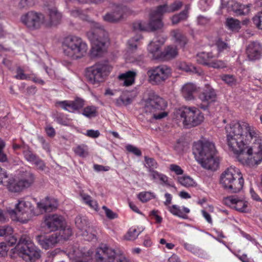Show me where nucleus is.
I'll return each instance as SVG.
<instances>
[{
    "label": "nucleus",
    "instance_id": "nucleus-1",
    "mask_svg": "<svg viewBox=\"0 0 262 262\" xmlns=\"http://www.w3.org/2000/svg\"><path fill=\"white\" fill-rule=\"evenodd\" d=\"M229 149L244 162L252 156L254 164L262 161V136L253 126L245 122L233 121L226 127Z\"/></svg>",
    "mask_w": 262,
    "mask_h": 262
},
{
    "label": "nucleus",
    "instance_id": "nucleus-2",
    "mask_svg": "<svg viewBox=\"0 0 262 262\" xmlns=\"http://www.w3.org/2000/svg\"><path fill=\"white\" fill-rule=\"evenodd\" d=\"M193 152L202 167L215 170L219 166V159L214 143L209 141H199L193 146Z\"/></svg>",
    "mask_w": 262,
    "mask_h": 262
},
{
    "label": "nucleus",
    "instance_id": "nucleus-3",
    "mask_svg": "<svg viewBox=\"0 0 262 262\" xmlns=\"http://www.w3.org/2000/svg\"><path fill=\"white\" fill-rule=\"evenodd\" d=\"M89 37L92 42L91 56L96 57L101 55L105 45L108 42L107 32L99 23H95L92 31L89 33Z\"/></svg>",
    "mask_w": 262,
    "mask_h": 262
},
{
    "label": "nucleus",
    "instance_id": "nucleus-4",
    "mask_svg": "<svg viewBox=\"0 0 262 262\" xmlns=\"http://www.w3.org/2000/svg\"><path fill=\"white\" fill-rule=\"evenodd\" d=\"M220 182L223 188L229 193L238 192L244 184L241 172L232 167L227 168L221 174Z\"/></svg>",
    "mask_w": 262,
    "mask_h": 262
},
{
    "label": "nucleus",
    "instance_id": "nucleus-5",
    "mask_svg": "<svg viewBox=\"0 0 262 262\" xmlns=\"http://www.w3.org/2000/svg\"><path fill=\"white\" fill-rule=\"evenodd\" d=\"M14 253H17L26 261H34L40 256V250L32 243L31 238L24 234L14 248Z\"/></svg>",
    "mask_w": 262,
    "mask_h": 262
},
{
    "label": "nucleus",
    "instance_id": "nucleus-6",
    "mask_svg": "<svg viewBox=\"0 0 262 262\" xmlns=\"http://www.w3.org/2000/svg\"><path fill=\"white\" fill-rule=\"evenodd\" d=\"M167 106L166 101L154 93H150L148 98L145 102L144 111L146 114H150L152 117L156 120L161 119L166 117L167 114L161 112Z\"/></svg>",
    "mask_w": 262,
    "mask_h": 262
},
{
    "label": "nucleus",
    "instance_id": "nucleus-7",
    "mask_svg": "<svg viewBox=\"0 0 262 262\" xmlns=\"http://www.w3.org/2000/svg\"><path fill=\"white\" fill-rule=\"evenodd\" d=\"M63 49L66 55L73 59H77L84 56L88 48L86 44L80 38L70 36L64 39Z\"/></svg>",
    "mask_w": 262,
    "mask_h": 262
},
{
    "label": "nucleus",
    "instance_id": "nucleus-8",
    "mask_svg": "<svg viewBox=\"0 0 262 262\" xmlns=\"http://www.w3.org/2000/svg\"><path fill=\"white\" fill-rule=\"evenodd\" d=\"M35 177L30 171H20L17 179L10 178L6 185L10 191L19 192L31 187L34 183Z\"/></svg>",
    "mask_w": 262,
    "mask_h": 262
},
{
    "label": "nucleus",
    "instance_id": "nucleus-9",
    "mask_svg": "<svg viewBox=\"0 0 262 262\" xmlns=\"http://www.w3.org/2000/svg\"><path fill=\"white\" fill-rule=\"evenodd\" d=\"M178 117L182 120L183 123L187 127H191L200 125L204 120V116L195 107H183L177 112Z\"/></svg>",
    "mask_w": 262,
    "mask_h": 262
},
{
    "label": "nucleus",
    "instance_id": "nucleus-10",
    "mask_svg": "<svg viewBox=\"0 0 262 262\" xmlns=\"http://www.w3.org/2000/svg\"><path fill=\"white\" fill-rule=\"evenodd\" d=\"M163 13L157 8L152 11L150 14V19L149 23L146 24L142 23L140 21L135 22L133 24V28L134 31H155L161 29L163 27L162 18Z\"/></svg>",
    "mask_w": 262,
    "mask_h": 262
},
{
    "label": "nucleus",
    "instance_id": "nucleus-11",
    "mask_svg": "<svg viewBox=\"0 0 262 262\" xmlns=\"http://www.w3.org/2000/svg\"><path fill=\"white\" fill-rule=\"evenodd\" d=\"M112 69V66L108 62H98L86 69L85 76L91 83H98L103 81Z\"/></svg>",
    "mask_w": 262,
    "mask_h": 262
},
{
    "label": "nucleus",
    "instance_id": "nucleus-12",
    "mask_svg": "<svg viewBox=\"0 0 262 262\" xmlns=\"http://www.w3.org/2000/svg\"><path fill=\"white\" fill-rule=\"evenodd\" d=\"M13 212L18 217L19 221L24 223H27L33 216L39 214L36 211L31 202L25 199H20L18 201Z\"/></svg>",
    "mask_w": 262,
    "mask_h": 262
},
{
    "label": "nucleus",
    "instance_id": "nucleus-13",
    "mask_svg": "<svg viewBox=\"0 0 262 262\" xmlns=\"http://www.w3.org/2000/svg\"><path fill=\"white\" fill-rule=\"evenodd\" d=\"M95 258L96 262H131L124 255L117 254L114 250L105 245L97 249Z\"/></svg>",
    "mask_w": 262,
    "mask_h": 262
},
{
    "label": "nucleus",
    "instance_id": "nucleus-14",
    "mask_svg": "<svg viewBox=\"0 0 262 262\" xmlns=\"http://www.w3.org/2000/svg\"><path fill=\"white\" fill-rule=\"evenodd\" d=\"M172 70L166 65H161L149 70L147 74L149 82L152 85L163 84L171 76Z\"/></svg>",
    "mask_w": 262,
    "mask_h": 262
},
{
    "label": "nucleus",
    "instance_id": "nucleus-15",
    "mask_svg": "<svg viewBox=\"0 0 262 262\" xmlns=\"http://www.w3.org/2000/svg\"><path fill=\"white\" fill-rule=\"evenodd\" d=\"M45 20L44 16L41 13L33 11H29L20 17L21 22L28 28L35 30L40 28Z\"/></svg>",
    "mask_w": 262,
    "mask_h": 262
},
{
    "label": "nucleus",
    "instance_id": "nucleus-16",
    "mask_svg": "<svg viewBox=\"0 0 262 262\" xmlns=\"http://www.w3.org/2000/svg\"><path fill=\"white\" fill-rule=\"evenodd\" d=\"M199 99L202 101L200 107L207 110L210 104L216 101L217 95L215 90L209 84H206L203 91L200 94Z\"/></svg>",
    "mask_w": 262,
    "mask_h": 262
},
{
    "label": "nucleus",
    "instance_id": "nucleus-17",
    "mask_svg": "<svg viewBox=\"0 0 262 262\" xmlns=\"http://www.w3.org/2000/svg\"><path fill=\"white\" fill-rule=\"evenodd\" d=\"M45 224L49 230L55 231L59 230L64 226L65 221L62 216L55 214L47 216Z\"/></svg>",
    "mask_w": 262,
    "mask_h": 262
},
{
    "label": "nucleus",
    "instance_id": "nucleus-18",
    "mask_svg": "<svg viewBox=\"0 0 262 262\" xmlns=\"http://www.w3.org/2000/svg\"><path fill=\"white\" fill-rule=\"evenodd\" d=\"M36 238L41 247L46 250L53 248L59 241V236L57 233H54L49 236L38 235Z\"/></svg>",
    "mask_w": 262,
    "mask_h": 262
},
{
    "label": "nucleus",
    "instance_id": "nucleus-19",
    "mask_svg": "<svg viewBox=\"0 0 262 262\" xmlns=\"http://www.w3.org/2000/svg\"><path fill=\"white\" fill-rule=\"evenodd\" d=\"M225 203L231 206L239 212H246L248 211L247 202L237 197H227L225 199Z\"/></svg>",
    "mask_w": 262,
    "mask_h": 262
},
{
    "label": "nucleus",
    "instance_id": "nucleus-20",
    "mask_svg": "<svg viewBox=\"0 0 262 262\" xmlns=\"http://www.w3.org/2000/svg\"><path fill=\"white\" fill-rule=\"evenodd\" d=\"M75 225L76 227L81 230H84L86 233V235L89 237L88 240L93 239L96 237V231L94 232L92 230V228L88 226V222L85 217L78 216L75 219Z\"/></svg>",
    "mask_w": 262,
    "mask_h": 262
},
{
    "label": "nucleus",
    "instance_id": "nucleus-21",
    "mask_svg": "<svg viewBox=\"0 0 262 262\" xmlns=\"http://www.w3.org/2000/svg\"><path fill=\"white\" fill-rule=\"evenodd\" d=\"M261 50L260 45L257 41H253L247 46L246 52L249 60H255L259 59Z\"/></svg>",
    "mask_w": 262,
    "mask_h": 262
},
{
    "label": "nucleus",
    "instance_id": "nucleus-22",
    "mask_svg": "<svg viewBox=\"0 0 262 262\" xmlns=\"http://www.w3.org/2000/svg\"><path fill=\"white\" fill-rule=\"evenodd\" d=\"M37 205L40 212H50L57 208L58 203L55 199L47 196L38 202Z\"/></svg>",
    "mask_w": 262,
    "mask_h": 262
},
{
    "label": "nucleus",
    "instance_id": "nucleus-23",
    "mask_svg": "<svg viewBox=\"0 0 262 262\" xmlns=\"http://www.w3.org/2000/svg\"><path fill=\"white\" fill-rule=\"evenodd\" d=\"M47 11L49 17V21L51 25H56L58 24L61 19V15L58 12L56 7L52 5H47Z\"/></svg>",
    "mask_w": 262,
    "mask_h": 262
},
{
    "label": "nucleus",
    "instance_id": "nucleus-24",
    "mask_svg": "<svg viewBox=\"0 0 262 262\" xmlns=\"http://www.w3.org/2000/svg\"><path fill=\"white\" fill-rule=\"evenodd\" d=\"M178 54V50L176 47L168 46L164 51L161 52L160 55L157 56L158 59L162 60H168L175 58Z\"/></svg>",
    "mask_w": 262,
    "mask_h": 262
},
{
    "label": "nucleus",
    "instance_id": "nucleus-25",
    "mask_svg": "<svg viewBox=\"0 0 262 262\" xmlns=\"http://www.w3.org/2000/svg\"><path fill=\"white\" fill-rule=\"evenodd\" d=\"M136 75L137 73L135 71H128L119 75L118 79L123 81L124 85L129 86L134 83Z\"/></svg>",
    "mask_w": 262,
    "mask_h": 262
},
{
    "label": "nucleus",
    "instance_id": "nucleus-26",
    "mask_svg": "<svg viewBox=\"0 0 262 262\" xmlns=\"http://www.w3.org/2000/svg\"><path fill=\"white\" fill-rule=\"evenodd\" d=\"M196 91V86L191 83H187L183 85L182 88L183 96L187 100H191L194 99V93Z\"/></svg>",
    "mask_w": 262,
    "mask_h": 262
},
{
    "label": "nucleus",
    "instance_id": "nucleus-27",
    "mask_svg": "<svg viewBox=\"0 0 262 262\" xmlns=\"http://www.w3.org/2000/svg\"><path fill=\"white\" fill-rule=\"evenodd\" d=\"M171 35L174 40V42L181 47H184L187 43V39L182 32L178 29L171 31Z\"/></svg>",
    "mask_w": 262,
    "mask_h": 262
},
{
    "label": "nucleus",
    "instance_id": "nucleus-28",
    "mask_svg": "<svg viewBox=\"0 0 262 262\" xmlns=\"http://www.w3.org/2000/svg\"><path fill=\"white\" fill-rule=\"evenodd\" d=\"M183 6V3L181 2H177L170 6L167 4H164L163 5H160L158 6L159 8V10L161 11L163 14L166 13H172L177 11L180 9Z\"/></svg>",
    "mask_w": 262,
    "mask_h": 262
},
{
    "label": "nucleus",
    "instance_id": "nucleus-29",
    "mask_svg": "<svg viewBox=\"0 0 262 262\" xmlns=\"http://www.w3.org/2000/svg\"><path fill=\"white\" fill-rule=\"evenodd\" d=\"M213 57L214 56L212 53L202 52L197 55L196 60L198 63L208 67L209 63H210Z\"/></svg>",
    "mask_w": 262,
    "mask_h": 262
},
{
    "label": "nucleus",
    "instance_id": "nucleus-30",
    "mask_svg": "<svg viewBox=\"0 0 262 262\" xmlns=\"http://www.w3.org/2000/svg\"><path fill=\"white\" fill-rule=\"evenodd\" d=\"M232 11L239 15H245L249 12L250 9L248 5H244L237 3H234L231 6Z\"/></svg>",
    "mask_w": 262,
    "mask_h": 262
},
{
    "label": "nucleus",
    "instance_id": "nucleus-31",
    "mask_svg": "<svg viewBox=\"0 0 262 262\" xmlns=\"http://www.w3.org/2000/svg\"><path fill=\"white\" fill-rule=\"evenodd\" d=\"M188 17V9H184L179 13L173 15L170 18V20L172 24L176 25L181 21L186 20Z\"/></svg>",
    "mask_w": 262,
    "mask_h": 262
},
{
    "label": "nucleus",
    "instance_id": "nucleus-32",
    "mask_svg": "<svg viewBox=\"0 0 262 262\" xmlns=\"http://www.w3.org/2000/svg\"><path fill=\"white\" fill-rule=\"evenodd\" d=\"M164 41H162L160 42L159 41H151L148 45V50L150 53L153 54V56L155 59H158V57L157 56L160 55V53L161 52L160 51V49L162 45H163Z\"/></svg>",
    "mask_w": 262,
    "mask_h": 262
},
{
    "label": "nucleus",
    "instance_id": "nucleus-33",
    "mask_svg": "<svg viewBox=\"0 0 262 262\" xmlns=\"http://www.w3.org/2000/svg\"><path fill=\"white\" fill-rule=\"evenodd\" d=\"M23 154L25 159L29 162L33 163L38 157L32 151L31 148L28 145L23 146Z\"/></svg>",
    "mask_w": 262,
    "mask_h": 262
},
{
    "label": "nucleus",
    "instance_id": "nucleus-34",
    "mask_svg": "<svg viewBox=\"0 0 262 262\" xmlns=\"http://www.w3.org/2000/svg\"><path fill=\"white\" fill-rule=\"evenodd\" d=\"M178 68L187 72H190L195 73H200L195 66L185 62H180L178 64Z\"/></svg>",
    "mask_w": 262,
    "mask_h": 262
},
{
    "label": "nucleus",
    "instance_id": "nucleus-35",
    "mask_svg": "<svg viewBox=\"0 0 262 262\" xmlns=\"http://www.w3.org/2000/svg\"><path fill=\"white\" fill-rule=\"evenodd\" d=\"M113 11L117 14L121 15V20L124 18V16L127 12V7L123 4H115L113 6Z\"/></svg>",
    "mask_w": 262,
    "mask_h": 262
},
{
    "label": "nucleus",
    "instance_id": "nucleus-36",
    "mask_svg": "<svg viewBox=\"0 0 262 262\" xmlns=\"http://www.w3.org/2000/svg\"><path fill=\"white\" fill-rule=\"evenodd\" d=\"M226 24L228 28L232 31L238 30L241 28L240 21L233 18H228Z\"/></svg>",
    "mask_w": 262,
    "mask_h": 262
},
{
    "label": "nucleus",
    "instance_id": "nucleus-37",
    "mask_svg": "<svg viewBox=\"0 0 262 262\" xmlns=\"http://www.w3.org/2000/svg\"><path fill=\"white\" fill-rule=\"evenodd\" d=\"M179 182L183 186L189 187L196 185L194 180L189 176H183L178 177Z\"/></svg>",
    "mask_w": 262,
    "mask_h": 262
},
{
    "label": "nucleus",
    "instance_id": "nucleus-38",
    "mask_svg": "<svg viewBox=\"0 0 262 262\" xmlns=\"http://www.w3.org/2000/svg\"><path fill=\"white\" fill-rule=\"evenodd\" d=\"M56 233H57L58 235L59 236V241L61 239L66 240L72 234L71 229L70 228H66L64 226L60 228L58 230V232Z\"/></svg>",
    "mask_w": 262,
    "mask_h": 262
},
{
    "label": "nucleus",
    "instance_id": "nucleus-39",
    "mask_svg": "<svg viewBox=\"0 0 262 262\" xmlns=\"http://www.w3.org/2000/svg\"><path fill=\"white\" fill-rule=\"evenodd\" d=\"M103 19L104 20L110 23H117L121 21V15L117 14L113 11L112 12L104 15Z\"/></svg>",
    "mask_w": 262,
    "mask_h": 262
},
{
    "label": "nucleus",
    "instance_id": "nucleus-40",
    "mask_svg": "<svg viewBox=\"0 0 262 262\" xmlns=\"http://www.w3.org/2000/svg\"><path fill=\"white\" fill-rule=\"evenodd\" d=\"M56 105L60 106L64 110L68 111L69 112H74L73 102L72 101H58L56 102Z\"/></svg>",
    "mask_w": 262,
    "mask_h": 262
},
{
    "label": "nucleus",
    "instance_id": "nucleus-41",
    "mask_svg": "<svg viewBox=\"0 0 262 262\" xmlns=\"http://www.w3.org/2000/svg\"><path fill=\"white\" fill-rule=\"evenodd\" d=\"M168 209L169 211L174 215L178 216L183 219H186L187 217L186 214H183L180 207L176 205L169 206Z\"/></svg>",
    "mask_w": 262,
    "mask_h": 262
},
{
    "label": "nucleus",
    "instance_id": "nucleus-42",
    "mask_svg": "<svg viewBox=\"0 0 262 262\" xmlns=\"http://www.w3.org/2000/svg\"><path fill=\"white\" fill-rule=\"evenodd\" d=\"M221 79L229 85H235L236 84V79L233 75L224 74L221 76Z\"/></svg>",
    "mask_w": 262,
    "mask_h": 262
},
{
    "label": "nucleus",
    "instance_id": "nucleus-43",
    "mask_svg": "<svg viewBox=\"0 0 262 262\" xmlns=\"http://www.w3.org/2000/svg\"><path fill=\"white\" fill-rule=\"evenodd\" d=\"M144 159L146 163L145 166L148 169V171L155 169L157 168L158 164L154 158L145 156Z\"/></svg>",
    "mask_w": 262,
    "mask_h": 262
},
{
    "label": "nucleus",
    "instance_id": "nucleus-44",
    "mask_svg": "<svg viewBox=\"0 0 262 262\" xmlns=\"http://www.w3.org/2000/svg\"><path fill=\"white\" fill-rule=\"evenodd\" d=\"M82 114L89 118L94 117L97 115V110L93 106H87L83 109Z\"/></svg>",
    "mask_w": 262,
    "mask_h": 262
},
{
    "label": "nucleus",
    "instance_id": "nucleus-45",
    "mask_svg": "<svg viewBox=\"0 0 262 262\" xmlns=\"http://www.w3.org/2000/svg\"><path fill=\"white\" fill-rule=\"evenodd\" d=\"M34 0H20L18 8L20 10L27 9L34 5Z\"/></svg>",
    "mask_w": 262,
    "mask_h": 262
},
{
    "label": "nucleus",
    "instance_id": "nucleus-46",
    "mask_svg": "<svg viewBox=\"0 0 262 262\" xmlns=\"http://www.w3.org/2000/svg\"><path fill=\"white\" fill-rule=\"evenodd\" d=\"M140 232H138L135 228H130L127 233L124 235V238L128 241L135 239L139 235Z\"/></svg>",
    "mask_w": 262,
    "mask_h": 262
},
{
    "label": "nucleus",
    "instance_id": "nucleus-47",
    "mask_svg": "<svg viewBox=\"0 0 262 262\" xmlns=\"http://www.w3.org/2000/svg\"><path fill=\"white\" fill-rule=\"evenodd\" d=\"M74 151L76 155L81 157H85L88 155L86 146L84 145L77 146Z\"/></svg>",
    "mask_w": 262,
    "mask_h": 262
},
{
    "label": "nucleus",
    "instance_id": "nucleus-48",
    "mask_svg": "<svg viewBox=\"0 0 262 262\" xmlns=\"http://www.w3.org/2000/svg\"><path fill=\"white\" fill-rule=\"evenodd\" d=\"M154 197L153 194L149 192H141L138 194L139 199L142 202H146Z\"/></svg>",
    "mask_w": 262,
    "mask_h": 262
},
{
    "label": "nucleus",
    "instance_id": "nucleus-49",
    "mask_svg": "<svg viewBox=\"0 0 262 262\" xmlns=\"http://www.w3.org/2000/svg\"><path fill=\"white\" fill-rule=\"evenodd\" d=\"M140 37H133L129 40L128 43V49L129 51L134 52L137 49L138 41L140 40Z\"/></svg>",
    "mask_w": 262,
    "mask_h": 262
},
{
    "label": "nucleus",
    "instance_id": "nucleus-50",
    "mask_svg": "<svg viewBox=\"0 0 262 262\" xmlns=\"http://www.w3.org/2000/svg\"><path fill=\"white\" fill-rule=\"evenodd\" d=\"M209 67L216 69H220L226 67V63L222 60H217L211 59V62L209 63Z\"/></svg>",
    "mask_w": 262,
    "mask_h": 262
},
{
    "label": "nucleus",
    "instance_id": "nucleus-51",
    "mask_svg": "<svg viewBox=\"0 0 262 262\" xmlns=\"http://www.w3.org/2000/svg\"><path fill=\"white\" fill-rule=\"evenodd\" d=\"M252 20L257 28L262 30V11L258 13L254 16Z\"/></svg>",
    "mask_w": 262,
    "mask_h": 262
},
{
    "label": "nucleus",
    "instance_id": "nucleus-52",
    "mask_svg": "<svg viewBox=\"0 0 262 262\" xmlns=\"http://www.w3.org/2000/svg\"><path fill=\"white\" fill-rule=\"evenodd\" d=\"M132 102V99L130 98L121 96L116 100V104L117 105H127L130 104Z\"/></svg>",
    "mask_w": 262,
    "mask_h": 262
},
{
    "label": "nucleus",
    "instance_id": "nucleus-53",
    "mask_svg": "<svg viewBox=\"0 0 262 262\" xmlns=\"http://www.w3.org/2000/svg\"><path fill=\"white\" fill-rule=\"evenodd\" d=\"M216 45L219 52H222L224 50L230 49V46L228 45V44L223 41L221 38H219L216 41Z\"/></svg>",
    "mask_w": 262,
    "mask_h": 262
},
{
    "label": "nucleus",
    "instance_id": "nucleus-54",
    "mask_svg": "<svg viewBox=\"0 0 262 262\" xmlns=\"http://www.w3.org/2000/svg\"><path fill=\"white\" fill-rule=\"evenodd\" d=\"M12 234H6L5 237L6 244L7 246H12L15 244L17 242V239L16 237Z\"/></svg>",
    "mask_w": 262,
    "mask_h": 262
},
{
    "label": "nucleus",
    "instance_id": "nucleus-55",
    "mask_svg": "<svg viewBox=\"0 0 262 262\" xmlns=\"http://www.w3.org/2000/svg\"><path fill=\"white\" fill-rule=\"evenodd\" d=\"M73 102L74 110L77 111L82 108L84 105V101L81 98H77Z\"/></svg>",
    "mask_w": 262,
    "mask_h": 262
},
{
    "label": "nucleus",
    "instance_id": "nucleus-56",
    "mask_svg": "<svg viewBox=\"0 0 262 262\" xmlns=\"http://www.w3.org/2000/svg\"><path fill=\"white\" fill-rule=\"evenodd\" d=\"M5 146V143L0 139V162H4L7 161V157L4 153L3 150Z\"/></svg>",
    "mask_w": 262,
    "mask_h": 262
},
{
    "label": "nucleus",
    "instance_id": "nucleus-57",
    "mask_svg": "<svg viewBox=\"0 0 262 262\" xmlns=\"http://www.w3.org/2000/svg\"><path fill=\"white\" fill-rule=\"evenodd\" d=\"M102 209L104 210L106 217L110 219L113 220L117 217V213L114 212L111 209L107 208L105 206L102 207Z\"/></svg>",
    "mask_w": 262,
    "mask_h": 262
},
{
    "label": "nucleus",
    "instance_id": "nucleus-58",
    "mask_svg": "<svg viewBox=\"0 0 262 262\" xmlns=\"http://www.w3.org/2000/svg\"><path fill=\"white\" fill-rule=\"evenodd\" d=\"M126 149L128 151L133 153L137 156L140 157L142 155L141 151L139 148L132 145H127L126 146Z\"/></svg>",
    "mask_w": 262,
    "mask_h": 262
},
{
    "label": "nucleus",
    "instance_id": "nucleus-59",
    "mask_svg": "<svg viewBox=\"0 0 262 262\" xmlns=\"http://www.w3.org/2000/svg\"><path fill=\"white\" fill-rule=\"evenodd\" d=\"M33 163L38 170L41 171H43L45 170L46 168V164L39 157H38Z\"/></svg>",
    "mask_w": 262,
    "mask_h": 262
},
{
    "label": "nucleus",
    "instance_id": "nucleus-60",
    "mask_svg": "<svg viewBox=\"0 0 262 262\" xmlns=\"http://www.w3.org/2000/svg\"><path fill=\"white\" fill-rule=\"evenodd\" d=\"M13 229L9 226H4L0 228V236H5L6 234H12Z\"/></svg>",
    "mask_w": 262,
    "mask_h": 262
},
{
    "label": "nucleus",
    "instance_id": "nucleus-61",
    "mask_svg": "<svg viewBox=\"0 0 262 262\" xmlns=\"http://www.w3.org/2000/svg\"><path fill=\"white\" fill-rule=\"evenodd\" d=\"M169 169L173 172H174L177 175H181L183 173V170L178 165L176 164H171L169 166Z\"/></svg>",
    "mask_w": 262,
    "mask_h": 262
},
{
    "label": "nucleus",
    "instance_id": "nucleus-62",
    "mask_svg": "<svg viewBox=\"0 0 262 262\" xmlns=\"http://www.w3.org/2000/svg\"><path fill=\"white\" fill-rule=\"evenodd\" d=\"M17 74L15 77L17 79L24 80L27 78V76L24 74V70L18 67L16 70Z\"/></svg>",
    "mask_w": 262,
    "mask_h": 262
},
{
    "label": "nucleus",
    "instance_id": "nucleus-63",
    "mask_svg": "<svg viewBox=\"0 0 262 262\" xmlns=\"http://www.w3.org/2000/svg\"><path fill=\"white\" fill-rule=\"evenodd\" d=\"M7 246L5 243L2 242L0 244V256L5 257L7 255Z\"/></svg>",
    "mask_w": 262,
    "mask_h": 262
},
{
    "label": "nucleus",
    "instance_id": "nucleus-64",
    "mask_svg": "<svg viewBox=\"0 0 262 262\" xmlns=\"http://www.w3.org/2000/svg\"><path fill=\"white\" fill-rule=\"evenodd\" d=\"M86 135L89 137L96 138L100 136V133L98 130H94L93 129L88 130Z\"/></svg>",
    "mask_w": 262,
    "mask_h": 262
}]
</instances>
